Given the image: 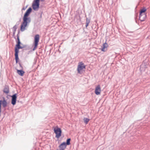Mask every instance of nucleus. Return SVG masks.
<instances>
[{
	"label": "nucleus",
	"instance_id": "obj_1",
	"mask_svg": "<svg viewBox=\"0 0 150 150\" xmlns=\"http://www.w3.org/2000/svg\"><path fill=\"white\" fill-rule=\"evenodd\" d=\"M28 45H23L22 43V45H19L15 49H14V55L16 64L18 63V62L19 60V58L18 57L19 50L20 49H23L24 48L26 47H27Z\"/></svg>",
	"mask_w": 150,
	"mask_h": 150
},
{
	"label": "nucleus",
	"instance_id": "obj_2",
	"mask_svg": "<svg viewBox=\"0 0 150 150\" xmlns=\"http://www.w3.org/2000/svg\"><path fill=\"white\" fill-rule=\"evenodd\" d=\"M40 39V37L39 34H36L35 35L34 38V41L33 45V47L32 49L33 51H34L38 47Z\"/></svg>",
	"mask_w": 150,
	"mask_h": 150
},
{
	"label": "nucleus",
	"instance_id": "obj_3",
	"mask_svg": "<svg viewBox=\"0 0 150 150\" xmlns=\"http://www.w3.org/2000/svg\"><path fill=\"white\" fill-rule=\"evenodd\" d=\"M31 21L23 18V22L20 27V30L22 32L25 30V28L27 26L28 24L30 23Z\"/></svg>",
	"mask_w": 150,
	"mask_h": 150
},
{
	"label": "nucleus",
	"instance_id": "obj_4",
	"mask_svg": "<svg viewBox=\"0 0 150 150\" xmlns=\"http://www.w3.org/2000/svg\"><path fill=\"white\" fill-rule=\"evenodd\" d=\"M54 133L56 134L55 137L57 138H59L62 135V131L61 129L57 126L55 127L54 129Z\"/></svg>",
	"mask_w": 150,
	"mask_h": 150
},
{
	"label": "nucleus",
	"instance_id": "obj_5",
	"mask_svg": "<svg viewBox=\"0 0 150 150\" xmlns=\"http://www.w3.org/2000/svg\"><path fill=\"white\" fill-rule=\"evenodd\" d=\"M32 10V9L31 7H30L28 8L24 13L23 18L31 21L30 18V17H28V16L31 13Z\"/></svg>",
	"mask_w": 150,
	"mask_h": 150
},
{
	"label": "nucleus",
	"instance_id": "obj_6",
	"mask_svg": "<svg viewBox=\"0 0 150 150\" xmlns=\"http://www.w3.org/2000/svg\"><path fill=\"white\" fill-rule=\"evenodd\" d=\"M40 1L39 0H34V1L32 6L34 11L38 10L40 7Z\"/></svg>",
	"mask_w": 150,
	"mask_h": 150
},
{
	"label": "nucleus",
	"instance_id": "obj_7",
	"mask_svg": "<svg viewBox=\"0 0 150 150\" xmlns=\"http://www.w3.org/2000/svg\"><path fill=\"white\" fill-rule=\"evenodd\" d=\"M84 69H86V66L84 65V63L82 62H79L77 68L78 73L80 74H81L82 72L81 71Z\"/></svg>",
	"mask_w": 150,
	"mask_h": 150
},
{
	"label": "nucleus",
	"instance_id": "obj_8",
	"mask_svg": "<svg viewBox=\"0 0 150 150\" xmlns=\"http://www.w3.org/2000/svg\"><path fill=\"white\" fill-rule=\"evenodd\" d=\"M3 100H0V117L1 116V105H2V106L4 108H5L7 106V103L5 100V98L2 97Z\"/></svg>",
	"mask_w": 150,
	"mask_h": 150
},
{
	"label": "nucleus",
	"instance_id": "obj_9",
	"mask_svg": "<svg viewBox=\"0 0 150 150\" xmlns=\"http://www.w3.org/2000/svg\"><path fill=\"white\" fill-rule=\"evenodd\" d=\"M9 96L11 97V104L13 105H15L16 102L17 97V93H15L12 96L10 95Z\"/></svg>",
	"mask_w": 150,
	"mask_h": 150
},
{
	"label": "nucleus",
	"instance_id": "obj_10",
	"mask_svg": "<svg viewBox=\"0 0 150 150\" xmlns=\"http://www.w3.org/2000/svg\"><path fill=\"white\" fill-rule=\"evenodd\" d=\"M146 18V14L139 15V19L141 22L144 21Z\"/></svg>",
	"mask_w": 150,
	"mask_h": 150
},
{
	"label": "nucleus",
	"instance_id": "obj_11",
	"mask_svg": "<svg viewBox=\"0 0 150 150\" xmlns=\"http://www.w3.org/2000/svg\"><path fill=\"white\" fill-rule=\"evenodd\" d=\"M108 47V45L107 43L105 42V43H103L102 46L101 47V50L103 52H105L107 50V47Z\"/></svg>",
	"mask_w": 150,
	"mask_h": 150
},
{
	"label": "nucleus",
	"instance_id": "obj_12",
	"mask_svg": "<svg viewBox=\"0 0 150 150\" xmlns=\"http://www.w3.org/2000/svg\"><path fill=\"white\" fill-rule=\"evenodd\" d=\"M100 88L99 85H98L95 88V93L96 95H100Z\"/></svg>",
	"mask_w": 150,
	"mask_h": 150
},
{
	"label": "nucleus",
	"instance_id": "obj_13",
	"mask_svg": "<svg viewBox=\"0 0 150 150\" xmlns=\"http://www.w3.org/2000/svg\"><path fill=\"white\" fill-rule=\"evenodd\" d=\"M15 39L16 44L15 45L14 49H15L19 45H22V43L20 41L19 37H17V38H16V39Z\"/></svg>",
	"mask_w": 150,
	"mask_h": 150
},
{
	"label": "nucleus",
	"instance_id": "obj_14",
	"mask_svg": "<svg viewBox=\"0 0 150 150\" xmlns=\"http://www.w3.org/2000/svg\"><path fill=\"white\" fill-rule=\"evenodd\" d=\"M3 92L6 94H8L9 92V87L8 86L5 85L3 90Z\"/></svg>",
	"mask_w": 150,
	"mask_h": 150
},
{
	"label": "nucleus",
	"instance_id": "obj_15",
	"mask_svg": "<svg viewBox=\"0 0 150 150\" xmlns=\"http://www.w3.org/2000/svg\"><path fill=\"white\" fill-rule=\"evenodd\" d=\"M67 146H66L65 144L63 142L60 144L59 146V150L62 149H65L66 148Z\"/></svg>",
	"mask_w": 150,
	"mask_h": 150
},
{
	"label": "nucleus",
	"instance_id": "obj_16",
	"mask_svg": "<svg viewBox=\"0 0 150 150\" xmlns=\"http://www.w3.org/2000/svg\"><path fill=\"white\" fill-rule=\"evenodd\" d=\"M147 9L145 7H143L142 9L140 10L139 11V14L141 15V14H146V13H145Z\"/></svg>",
	"mask_w": 150,
	"mask_h": 150
},
{
	"label": "nucleus",
	"instance_id": "obj_17",
	"mask_svg": "<svg viewBox=\"0 0 150 150\" xmlns=\"http://www.w3.org/2000/svg\"><path fill=\"white\" fill-rule=\"evenodd\" d=\"M17 72L21 76H23L25 73V71L22 69L20 70H17Z\"/></svg>",
	"mask_w": 150,
	"mask_h": 150
},
{
	"label": "nucleus",
	"instance_id": "obj_18",
	"mask_svg": "<svg viewBox=\"0 0 150 150\" xmlns=\"http://www.w3.org/2000/svg\"><path fill=\"white\" fill-rule=\"evenodd\" d=\"M71 140V139L70 138H69L67 139L66 142H63L66 145H69L71 144L70 141Z\"/></svg>",
	"mask_w": 150,
	"mask_h": 150
},
{
	"label": "nucleus",
	"instance_id": "obj_19",
	"mask_svg": "<svg viewBox=\"0 0 150 150\" xmlns=\"http://www.w3.org/2000/svg\"><path fill=\"white\" fill-rule=\"evenodd\" d=\"M90 19H88V18H86V25H85L86 28H87L89 25V24L90 23Z\"/></svg>",
	"mask_w": 150,
	"mask_h": 150
},
{
	"label": "nucleus",
	"instance_id": "obj_20",
	"mask_svg": "<svg viewBox=\"0 0 150 150\" xmlns=\"http://www.w3.org/2000/svg\"><path fill=\"white\" fill-rule=\"evenodd\" d=\"M43 14V11L42 10L40 11L38 13V15L39 16V18L41 19L42 18V15Z\"/></svg>",
	"mask_w": 150,
	"mask_h": 150
},
{
	"label": "nucleus",
	"instance_id": "obj_21",
	"mask_svg": "<svg viewBox=\"0 0 150 150\" xmlns=\"http://www.w3.org/2000/svg\"><path fill=\"white\" fill-rule=\"evenodd\" d=\"M83 121L84 122V123L87 124L88 123V122L90 120V119L88 118L84 117L83 119Z\"/></svg>",
	"mask_w": 150,
	"mask_h": 150
},
{
	"label": "nucleus",
	"instance_id": "obj_22",
	"mask_svg": "<svg viewBox=\"0 0 150 150\" xmlns=\"http://www.w3.org/2000/svg\"><path fill=\"white\" fill-rule=\"evenodd\" d=\"M16 30H13V37L15 39H16V37L15 36V34L16 32Z\"/></svg>",
	"mask_w": 150,
	"mask_h": 150
},
{
	"label": "nucleus",
	"instance_id": "obj_23",
	"mask_svg": "<svg viewBox=\"0 0 150 150\" xmlns=\"http://www.w3.org/2000/svg\"><path fill=\"white\" fill-rule=\"evenodd\" d=\"M18 24H16L13 27V30H16L17 28L18 25Z\"/></svg>",
	"mask_w": 150,
	"mask_h": 150
},
{
	"label": "nucleus",
	"instance_id": "obj_24",
	"mask_svg": "<svg viewBox=\"0 0 150 150\" xmlns=\"http://www.w3.org/2000/svg\"><path fill=\"white\" fill-rule=\"evenodd\" d=\"M30 49V46L28 45L25 48L23 49V50H29Z\"/></svg>",
	"mask_w": 150,
	"mask_h": 150
},
{
	"label": "nucleus",
	"instance_id": "obj_25",
	"mask_svg": "<svg viewBox=\"0 0 150 150\" xmlns=\"http://www.w3.org/2000/svg\"><path fill=\"white\" fill-rule=\"evenodd\" d=\"M18 62H19V61ZM18 64H19V66H20V67L21 68V69H23V67L21 64V63L20 62H18Z\"/></svg>",
	"mask_w": 150,
	"mask_h": 150
},
{
	"label": "nucleus",
	"instance_id": "obj_26",
	"mask_svg": "<svg viewBox=\"0 0 150 150\" xmlns=\"http://www.w3.org/2000/svg\"><path fill=\"white\" fill-rule=\"evenodd\" d=\"M20 33V31L19 30H18V33L17 34V37H19V33Z\"/></svg>",
	"mask_w": 150,
	"mask_h": 150
},
{
	"label": "nucleus",
	"instance_id": "obj_27",
	"mask_svg": "<svg viewBox=\"0 0 150 150\" xmlns=\"http://www.w3.org/2000/svg\"><path fill=\"white\" fill-rule=\"evenodd\" d=\"M27 6H26V7H23L22 9V11L23 10H25L27 8Z\"/></svg>",
	"mask_w": 150,
	"mask_h": 150
},
{
	"label": "nucleus",
	"instance_id": "obj_28",
	"mask_svg": "<svg viewBox=\"0 0 150 150\" xmlns=\"http://www.w3.org/2000/svg\"><path fill=\"white\" fill-rule=\"evenodd\" d=\"M65 149H61V150H64Z\"/></svg>",
	"mask_w": 150,
	"mask_h": 150
},
{
	"label": "nucleus",
	"instance_id": "obj_29",
	"mask_svg": "<svg viewBox=\"0 0 150 150\" xmlns=\"http://www.w3.org/2000/svg\"><path fill=\"white\" fill-rule=\"evenodd\" d=\"M65 149H61V150H64Z\"/></svg>",
	"mask_w": 150,
	"mask_h": 150
},
{
	"label": "nucleus",
	"instance_id": "obj_30",
	"mask_svg": "<svg viewBox=\"0 0 150 150\" xmlns=\"http://www.w3.org/2000/svg\"><path fill=\"white\" fill-rule=\"evenodd\" d=\"M57 150H59L58 149H57Z\"/></svg>",
	"mask_w": 150,
	"mask_h": 150
}]
</instances>
